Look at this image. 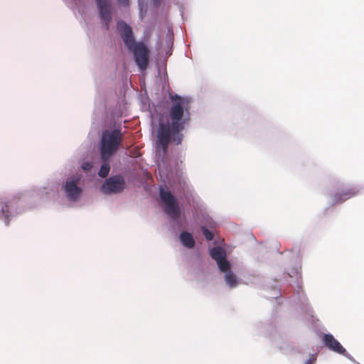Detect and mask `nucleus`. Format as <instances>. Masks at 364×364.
<instances>
[{"instance_id":"obj_13","label":"nucleus","mask_w":364,"mask_h":364,"mask_svg":"<svg viewBox=\"0 0 364 364\" xmlns=\"http://www.w3.org/2000/svg\"><path fill=\"white\" fill-rule=\"evenodd\" d=\"M102 162L103 163L100 167V170L98 174L100 177L105 178L109 174V172L110 170V166H109V164H108L107 161H102Z\"/></svg>"},{"instance_id":"obj_10","label":"nucleus","mask_w":364,"mask_h":364,"mask_svg":"<svg viewBox=\"0 0 364 364\" xmlns=\"http://www.w3.org/2000/svg\"><path fill=\"white\" fill-rule=\"evenodd\" d=\"M181 243L188 248H193L195 246V240L192 235L188 232H182L180 235Z\"/></svg>"},{"instance_id":"obj_8","label":"nucleus","mask_w":364,"mask_h":364,"mask_svg":"<svg viewBox=\"0 0 364 364\" xmlns=\"http://www.w3.org/2000/svg\"><path fill=\"white\" fill-rule=\"evenodd\" d=\"M358 193L359 190L355 187L340 189L335 193L332 203L333 204L343 203L355 196Z\"/></svg>"},{"instance_id":"obj_1","label":"nucleus","mask_w":364,"mask_h":364,"mask_svg":"<svg viewBox=\"0 0 364 364\" xmlns=\"http://www.w3.org/2000/svg\"><path fill=\"white\" fill-rule=\"evenodd\" d=\"M171 100L172 105L168 114L170 122H160L156 134V147L161 149L164 154L171 139L177 144L181 142L183 135L180 132L188 121L189 100L177 95L171 96Z\"/></svg>"},{"instance_id":"obj_5","label":"nucleus","mask_w":364,"mask_h":364,"mask_svg":"<svg viewBox=\"0 0 364 364\" xmlns=\"http://www.w3.org/2000/svg\"><path fill=\"white\" fill-rule=\"evenodd\" d=\"M125 181L122 176L117 175L105 180L102 191L105 194L117 193L124 190Z\"/></svg>"},{"instance_id":"obj_3","label":"nucleus","mask_w":364,"mask_h":364,"mask_svg":"<svg viewBox=\"0 0 364 364\" xmlns=\"http://www.w3.org/2000/svg\"><path fill=\"white\" fill-rule=\"evenodd\" d=\"M122 141L121 131L115 129L102 132L100 142V155L102 161H108L117 150Z\"/></svg>"},{"instance_id":"obj_11","label":"nucleus","mask_w":364,"mask_h":364,"mask_svg":"<svg viewBox=\"0 0 364 364\" xmlns=\"http://www.w3.org/2000/svg\"><path fill=\"white\" fill-rule=\"evenodd\" d=\"M210 255L216 262L225 257V252L220 247H215L212 248L210 251Z\"/></svg>"},{"instance_id":"obj_17","label":"nucleus","mask_w":364,"mask_h":364,"mask_svg":"<svg viewBox=\"0 0 364 364\" xmlns=\"http://www.w3.org/2000/svg\"><path fill=\"white\" fill-rule=\"evenodd\" d=\"M117 2L122 6H129V0H117Z\"/></svg>"},{"instance_id":"obj_14","label":"nucleus","mask_w":364,"mask_h":364,"mask_svg":"<svg viewBox=\"0 0 364 364\" xmlns=\"http://www.w3.org/2000/svg\"><path fill=\"white\" fill-rule=\"evenodd\" d=\"M220 270L223 272H228L230 271V264L229 262L225 258L217 262Z\"/></svg>"},{"instance_id":"obj_2","label":"nucleus","mask_w":364,"mask_h":364,"mask_svg":"<svg viewBox=\"0 0 364 364\" xmlns=\"http://www.w3.org/2000/svg\"><path fill=\"white\" fill-rule=\"evenodd\" d=\"M117 28L128 50L133 53L137 66L140 70H145L149 58L148 48L143 42H135L132 28L124 21H119Z\"/></svg>"},{"instance_id":"obj_16","label":"nucleus","mask_w":364,"mask_h":364,"mask_svg":"<svg viewBox=\"0 0 364 364\" xmlns=\"http://www.w3.org/2000/svg\"><path fill=\"white\" fill-rule=\"evenodd\" d=\"M201 230L207 240L210 241L213 239V234L208 229L205 227H202Z\"/></svg>"},{"instance_id":"obj_6","label":"nucleus","mask_w":364,"mask_h":364,"mask_svg":"<svg viewBox=\"0 0 364 364\" xmlns=\"http://www.w3.org/2000/svg\"><path fill=\"white\" fill-rule=\"evenodd\" d=\"M99 15L105 28L109 30V23L112 21L111 4L109 0H95Z\"/></svg>"},{"instance_id":"obj_12","label":"nucleus","mask_w":364,"mask_h":364,"mask_svg":"<svg viewBox=\"0 0 364 364\" xmlns=\"http://www.w3.org/2000/svg\"><path fill=\"white\" fill-rule=\"evenodd\" d=\"M225 279L227 284H228L230 288H233L236 286V277L231 271H228L225 273Z\"/></svg>"},{"instance_id":"obj_19","label":"nucleus","mask_w":364,"mask_h":364,"mask_svg":"<svg viewBox=\"0 0 364 364\" xmlns=\"http://www.w3.org/2000/svg\"><path fill=\"white\" fill-rule=\"evenodd\" d=\"M315 360H316L315 358H311L306 361L305 364H314V363L315 362Z\"/></svg>"},{"instance_id":"obj_7","label":"nucleus","mask_w":364,"mask_h":364,"mask_svg":"<svg viewBox=\"0 0 364 364\" xmlns=\"http://www.w3.org/2000/svg\"><path fill=\"white\" fill-rule=\"evenodd\" d=\"M79 177L69 178L64 186L65 192L70 200H75L80 196L82 189L77 186Z\"/></svg>"},{"instance_id":"obj_9","label":"nucleus","mask_w":364,"mask_h":364,"mask_svg":"<svg viewBox=\"0 0 364 364\" xmlns=\"http://www.w3.org/2000/svg\"><path fill=\"white\" fill-rule=\"evenodd\" d=\"M323 343L326 347L328 349L341 354H346V349L341 346V344L333 337L331 334H324L323 336Z\"/></svg>"},{"instance_id":"obj_4","label":"nucleus","mask_w":364,"mask_h":364,"mask_svg":"<svg viewBox=\"0 0 364 364\" xmlns=\"http://www.w3.org/2000/svg\"><path fill=\"white\" fill-rule=\"evenodd\" d=\"M160 198L164 203L165 212L173 220H177L180 216V208L176 202V198L169 191L160 188Z\"/></svg>"},{"instance_id":"obj_18","label":"nucleus","mask_w":364,"mask_h":364,"mask_svg":"<svg viewBox=\"0 0 364 364\" xmlns=\"http://www.w3.org/2000/svg\"><path fill=\"white\" fill-rule=\"evenodd\" d=\"M82 167L84 170L88 171L90 170V168H92V165L90 163H85L83 164Z\"/></svg>"},{"instance_id":"obj_15","label":"nucleus","mask_w":364,"mask_h":364,"mask_svg":"<svg viewBox=\"0 0 364 364\" xmlns=\"http://www.w3.org/2000/svg\"><path fill=\"white\" fill-rule=\"evenodd\" d=\"M9 217V205L6 203H0V218L7 219Z\"/></svg>"}]
</instances>
